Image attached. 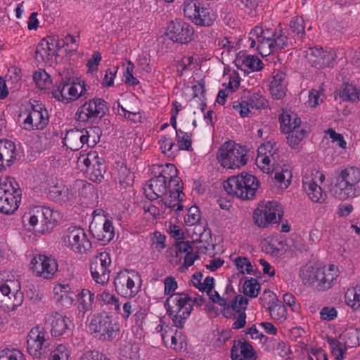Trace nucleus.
I'll use <instances>...</instances> for the list:
<instances>
[{"instance_id": "obj_2", "label": "nucleus", "mask_w": 360, "mask_h": 360, "mask_svg": "<svg viewBox=\"0 0 360 360\" xmlns=\"http://www.w3.org/2000/svg\"><path fill=\"white\" fill-rule=\"evenodd\" d=\"M339 274L338 268L334 264H330L328 268L309 265L300 270V277L304 285L314 287L318 291L330 288Z\"/></svg>"}, {"instance_id": "obj_43", "label": "nucleus", "mask_w": 360, "mask_h": 360, "mask_svg": "<svg viewBox=\"0 0 360 360\" xmlns=\"http://www.w3.org/2000/svg\"><path fill=\"white\" fill-rule=\"evenodd\" d=\"M33 79L40 89H46L51 84L50 75L44 70L35 72Z\"/></svg>"}, {"instance_id": "obj_36", "label": "nucleus", "mask_w": 360, "mask_h": 360, "mask_svg": "<svg viewBox=\"0 0 360 360\" xmlns=\"http://www.w3.org/2000/svg\"><path fill=\"white\" fill-rule=\"evenodd\" d=\"M199 10V15H197L195 23L200 26L212 25L215 20L213 11L210 8L204 7H200Z\"/></svg>"}, {"instance_id": "obj_5", "label": "nucleus", "mask_w": 360, "mask_h": 360, "mask_svg": "<svg viewBox=\"0 0 360 360\" xmlns=\"http://www.w3.org/2000/svg\"><path fill=\"white\" fill-rule=\"evenodd\" d=\"M21 191L16 181L10 176L0 179V212L13 214L21 200Z\"/></svg>"}, {"instance_id": "obj_32", "label": "nucleus", "mask_w": 360, "mask_h": 360, "mask_svg": "<svg viewBox=\"0 0 360 360\" xmlns=\"http://www.w3.org/2000/svg\"><path fill=\"white\" fill-rule=\"evenodd\" d=\"M0 153L4 155L6 165H11L16 156L15 144L10 140H1Z\"/></svg>"}, {"instance_id": "obj_9", "label": "nucleus", "mask_w": 360, "mask_h": 360, "mask_svg": "<svg viewBox=\"0 0 360 360\" xmlns=\"http://www.w3.org/2000/svg\"><path fill=\"white\" fill-rule=\"evenodd\" d=\"M90 329L101 340L112 341L119 334L120 327L112 316L105 313L98 314L91 319Z\"/></svg>"}, {"instance_id": "obj_12", "label": "nucleus", "mask_w": 360, "mask_h": 360, "mask_svg": "<svg viewBox=\"0 0 360 360\" xmlns=\"http://www.w3.org/2000/svg\"><path fill=\"white\" fill-rule=\"evenodd\" d=\"M139 278V274L134 271H119L114 278L116 292L124 297H134L139 289V286L135 285V281Z\"/></svg>"}, {"instance_id": "obj_1", "label": "nucleus", "mask_w": 360, "mask_h": 360, "mask_svg": "<svg viewBox=\"0 0 360 360\" xmlns=\"http://www.w3.org/2000/svg\"><path fill=\"white\" fill-rule=\"evenodd\" d=\"M204 302L205 299L202 297L192 300L186 293H174L166 300L165 307L174 325L182 328L193 310V304L196 303L197 305L201 306Z\"/></svg>"}, {"instance_id": "obj_11", "label": "nucleus", "mask_w": 360, "mask_h": 360, "mask_svg": "<svg viewBox=\"0 0 360 360\" xmlns=\"http://www.w3.org/2000/svg\"><path fill=\"white\" fill-rule=\"evenodd\" d=\"M63 239L65 245L77 253L86 254L92 247L91 241L82 228L70 227L65 231Z\"/></svg>"}, {"instance_id": "obj_17", "label": "nucleus", "mask_w": 360, "mask_h": 360, "mask_svg": "<svg viewBox=\"0 0 360 360\" xmlns=\"http://www.w3.org/2000/svg\"><path fill=\"white\" fill-rule=\"evenodd\" d=\"M32 105V109L23 122L26 130H39L44 129L49 123L48 111L44 105L35 101Z\"/></svg>"}, {"instance_id": "obj_47", "label": "nucleus", "mask_w": 360, "mask_h": 360, "mask_svg": "<svg viewBox=\"0 0 360 360\" xmlns=\"http://www.w3.org/2000/svg\"><path fill=\"white\" fill-rule=\"evenodd\" d=\"M86 132L88 133L89 136H84L85 143L89 147H93L99 141L101 130L98 127H94L89 128V129H86Z\"/></svg>"}, {"instance_id": "obj_53", "label": "nucleus", "mask_w": 360, "mask_h": 360, "mask_svg": "<svg viewBox=\"0 0 360 360\" xmlns=\"http://www.w3.org/2000/svg\"><path fill=\"white\" fill-rule=\"evenodd\" d=\"M69 352L65 346L59 345L53 351L51 352L49 360H68Z\"/></svg>"}, {"instance_id": "obj_26", "label": "nucleus", "mask_w": 360, "mask_h": 360, "mask_svg": "<svg viewBox=\"0 0 360 360\" xmlns=\"http://www.w3.org/2000/svg\"><path fill=\"white\" fill-rule=\"evenodd\" d=\"M285 79L286 75L282 72H278L274 76L273 80L270 83V90L274 98L281 99L285 95L287 89Z\"/></svg>"}, {"instance_id": "obj_48", "label": "nucleus", "mask_w": 360, "mask_h": 360, "mask_svg": "<svg viewBox=\"0 0 360 360\" xmlns=\"http://www.w3.org/2000/svg\"><path fill=\"white\" fill-rule=\"evenodd\" d=\"M306 53V57L309 63H311L312 66L318 68L319 61H321L324 53L323 49L321 48H310Z\"/></svg>"}, {"instance_id": "obj_59", "label": "nucleus", "mask_w": 360, "mask_h": 360, "mask_svg": "<svg viewBox=\"0 0 360 360\" xmlns=\"http://www.w3.org/2000/svg\"><path fill=\"white\" fill-rule=\"evenodd\" d=\"M78 360H110L104 354L97 350H88L84 352Z\"/></svg>"}, {"instance_id": "obj_15", "label": "nucleus", "mask_w": 360, "mask_h": 360, "mask_svg": "<svg viewBox=\"0 0 360 360\" xmlns=\"http://www.w3.org/2000/svg\"><path fill=\"white\" fill-rule=\"evenodd\" d=\"M49 336L44 328L37 326L31 329L27 335V352L34 358H40L46 352L49 345Z\"/></svg>"}, {"instance_id": "obj_16", "label": "nucleus", "mask_w": 360, "mask_h": 360, "mask_svg": "<svg viewBox=\"0 0 360 360\" xmlns=\"http://www.w3.org/2000/svg\"><path fill=\"white\" fill-rule=\"evenodd\" d=\"M0 299L1 302H6L13 309L20 306L24 295L20 291V283L18 281L10 280L1 285Z\"/></svg>"}, {"instance_id": "obj_35", "label": "nucleus", "mask_w": 360, "mask_h": 360, "mask_svg": "<svg viewBox=\"0 0 360 360\" xmlns=\"http://www.w3.org/2000/svg\"><path fill=\"white\" fill-rule=\"evenodd\" d=\"M70 79L68 78H60L57 81L52 91V96L59 101L66 103L67 96H65V91L66 88L68 89L70 86Z\"/></svg>"}, {"instance_id": "obj_56", "label": "nucleus", "mask_w": 360, "mask_h": 360, "mask_svg": "<svg viewBox=\"0 0 360 360\" xmlns=\"http://www.w3.org/2000/svg\"><path fill=\"white\" fill-rule=\"evenodd\" d=\"M134 68V65L131 61L127 62V65L125 68V72L124 73V82L127 84H131L133 86L137 85L139 82V80L134 77L133 70Z\"/></svg>"}, {"instance_id": "obj_29", "label": "nucleus", "mask_w": 360, "mask_h": 360, "mask_svg": "<svg viewBox=\"0 0 360 360\" xmlns=\"http://www.w3.org/2000/svg\"><path fill=\"white\" fill-rule=\"evenodd\" d=\"M169 198H174L175 200L177 201L175 209L176 212H179L182 210L183 205L179 204V202L182 200L181 195H184L183 191V184H181L179 178L176 175L174 176H170L169 180Z\"/></svg>"}, {"instance_id": "obj_24", "label": "nucleus", "mask_w": 360, "mask_h": 360, "mask_svg": "<svg viewBox=\"0 0 360 360\" xmlns=\"http://www.w3.org/2000/svg\"><path fill=\"white\" fill-rule=\"evenodd\" d=\"M85 135L89 136L85 128L70 129L67 131L63 143L71 150H78L86 144L84 141Z\"/></svg>"}, {"instance_id": "obj_44", "label": "nucleus", "mask_w": 360, "mask_h": 360, "mask_svg": "<svg viewBox=\"0 0 360 360\" xmlns=\"http://www.w3.org/2000/svg\"><path fill=\"white\" fill-rule=\"evenodd\" d=\"M176 134L179 149L191 150L192 143L191 136L181 129H176Z\"/></svg>"}, {"instance_id": "obj_57", "label": "nucleus", "mask_w": 360, "mask_h": 360, "mask_svg": "<svg viewBox=\"0 0 360 360\" xmlns=\"http://www.w3.org/2000/svg\"><path fill=\"white\" fill-rule=\"evenodd\" d=\"M245 67L252 71H259L263 68L262 62L258 57L249 55L245 56Z\"/></svg>"}, {"instance_id": "obj_49", "label": "nucleus", "mask_w": 360, "mask_h": 360, "mask_svg": "<svg viewBox=\"0 0 360 360\" xmlns=\"http://www.w3.org/2000/svg\"><path fill=\"white\" fill-rule=\"evenodd\" d=\"M248 304V298L243 295H238L235 297L234 300L229 304L231 309L236 312L240 313L245 311Z\"/></svg>"}, {"instance_id": "obj_61", "label": "nucleus", "mask_w": 360, "mask_h": 360, "mask_svg": "<svg viewBox=\"0 0 360 360\" xmlns=\"http://www.w3.org/2000/svg\"><path fill=\"white\" fill-rule=\"evenodd\" d=\"M193 96L190 101V105L194 107L198 103L199 96L204 97L205 93V85L202 82H198V84L194 85L193 87Z\"/></svg>"}, {"instance_id": "obj_19", "label": "nucleus", "mask_w": 360, "mask_h": 360, "mask_svg": "<svg viewBox=\"0 0 360 360\" xmlns=\"http://www.w3.org/2000/svg\"><path fill=\"white\" fill-rule=\"evenodd\" d=\"M31 268L37 276L50 279L58 270V263L51 255H38L32 259Z\"/></svg>"}, {"instance_id": "obj_31", "label": "nucleus", "mask_w": 360, "mask_h": 360, "mask_svg": "<svg viewBox=\"0 0 360 360\" xmlns=\"http://www.w3.org/2000/svg\"><path fill=\"white\" fill-rule=\"evenodd\" d=\"M344 341V346L353 347L360 345V330L349 328L345 330L339 336Z\"/></svg>"}, {"instance_id": "obj_7", "label": "nucleus", "mask_w": 360, "mask_h": 360, "mask_svg": "<svg viewBox=\"0 0 360 360\" xmlns=\"http://www.w3.org/2000/svg\"><path fill=\"white\" fill-rule=\"evenodd\" d=\"M56 214L49 207H37L29 214H25L22 221L25 223L27 221L33 231L44 234L53 229L56 221Z\"/></svg>"}, {"instance_id": "obj_52", "label": "nucleus", "mask_w": 360, "mask_h": 360, "mask_svg": "<svg viewBox=\"0 0 360 360\" xmlns=\"http://www.w3.org/2000/svg\"><path fill=\"white\" fill-rule=\"evenodd\" d=\"M258 39L257 49L262 56H269L272 51H274L272 39L261 40Z\"/></svg>"}, {"instance_id": "obj_6", "label": "nucleus", "mask_w": 360, "mask_h": 360, "mask_svg": "<svg viewBox=\"0 0 360 360\" xmlns=\"http://www.w3.org/2000/svg\"><path fill=\"white\" fill-rule=\"evenodd\" d=\"M217 158L221 166L229 169L240 168L248 160L246 150L232 141H227L220 147Z\"/></svg>"}, {"instance_id": "obj_14", "label": "nucleus", "mask_w": 360, "mask_h": 360, "mask_svg": "<svg viewBox=\"0 0 360 360\" xmlns=\"http://www.w3.org/2000/svg\"><path fill=\"white\" fill-rule=\"evenodd\" d=\"M111 264L110 255L101 252L95 255L90 263V271L93 279L99 284L104 285L109 281V266Z\"/></svg>"}, {"instance_id": "obj_25", "label": "nucleus", "mask_w": 360, "mask_h": 360, "mask_svg": "<svg viewBox=\"0 0 360 360\" xmlns=\"http://www.w3.org/2000/svg\"><path fill=\"white\" fill-rule=\"evenodd\" d=\"M51 325V334L55 337L68 333L72 326L70 318L59 314H56L53 317Z\"/></svg>"}, {"instance_id": "obj_63", "label": "nucleus", "mask_w": 360, "mask_h": 360, "mask_svg": "<svg viewBox=\"0 0 360 360\" xmlns=\"http://www.w3.org/2000/svg\"><path fill=\"white\" fill-rule=\"evenodd\" d=\"M291 176V172L288 169L283 170L281 172L276 171L274 179L281 185L283 184L285 188H287L290 184L289 179Z\"/></svg>"}, {"instance_id": "obj_54", "label": "nucleus", "mask_w": 360, "mask_h": 360, "mask_svg": "<svg viewBox=\"0 0 360 360\" xmlns=\"http://www.w3.org/2000/svg\"><path fill=\"white\" fill-rule=\"evenodd\" d=\"M0 360H22V354L18 349H5L0 351Z\"/></svg>"}, {"instance_id": "obj_38", "label": "nucleus", "mask_w": 360, "mask_h": 360, "mask_svg": "<svg viewBox=\"0 0 360 360\" xmlns=\"http://www.w3.org/2000/svg\"><path fill=\"white\" fill-rule=\"evenodd\" d=\"M288 134H289L287 136L288 143L291 148L297 149L299 148L300 143L306 136L307 131L305 129L300 128L292 130Z\"/></svg>"}, {"instance_id": "obj_42", "label": "nucleus", "mask_w": 360, "mask_h": 360, "mask_svg": "<svg viewBox=\"0 0 360 360\" xmlns=\"http://www.w3.org/2000/svg\"><path fill=\"white\" fill-rule=\"evenodd\" d=\"M134 174L126 166H120L117 171V180L120 185L124 187L130 186L134 181Z\"/></svg>"}, {"instance_id": "obj_55", "label": "nucleus", "mask_w": 360, "mask_h": 360, "mask_svg": "<svg viewBox=\"0 0 360 360\" xmlns=\"http://www.w3.org/2000/svg\"><path fill=\"white\" fill-rule=\"evenodd\" d=\"M200 210L197 206H192L188 210L187 216L184 218L185 223L192 226L200 219Z\"/></svg>"}, {"instance_id": "obj_22", "label": "nucleus", "mask_w": 360, "mask_h": 360, "mask_svg": "<svg viewBox=\"0 0 360 360\" xmlns=\"http://www.w3.org/2000/svg\"><path fill=\"white\" fill-rule=\"evenodd\" d=\"M231 354L232 360H257L252 346L246 341L235 340Z\"/></svg>"}, {"instance_id": "obj_4", "label": "nucleus", "mask_w": 360, "mask_h": 360, "mask_svg": "<svg viewBox=\"0 0 360 360\" xmlns=\"http://www.w3.org/2000/svg\"><path fill=\"white\" fill-rule=\"evenodd\" d=\"M360 182V169L349 167L336 172L333 195L339 200L356 196V187Z\"/></svg>"}, {"instance_id": "obj_23", "label": "nucleus", "mask_w": 360, "mask_h": 360, "mask_svg": "<svg viewBox=\"0 0 360 360\" xmlns=\"http://www.w3.org/2000/svg\"><path fill=\"white\" fill-rule=\"evenodd\" d=\"M94 238L101 242L102 245L109 243L114 237V227L110 219H105L102 226L93 222L89 226Z\"/></svg>"}, {"instance_id": "obj_20", "label": "nucleus", "mask_w": 360, "mask_h": 360, "mask_svg": "<svg viewBox=\"0 0 360 360\" xmlns=\"http://www.w3.org/2000/svg\"><path fill=\"white\" fill-rule=\"evenodd\" d=\"M83 164L86 167L85 172L90 180L94 182H101L103 179V174L106 172V166L103 158H99L95 153H89L83 159Z\"/></svg>"}, {"instance_id": "obj_21", "label": "nucleus", "mask_w": 360, "mask_h": 360, "mask_svg": "<svg viewBox=\"0 0 360 360\" xmlns=\"http://www.w3.org/2000/svg\"><path fill=\"white\" fill-rule=\"evenodd\" d=\"M47 197L56 202L63 204L71 199L72 195L62 180L51 179L49 181Z\"/></svg>"}, {"instance_id": "obj_39", "label": "nucleus", "mask_w": 360, "mask_h": 360, "mask_svg": "<svg viewBox=\"0 0 360 360\" xmlns=\"http://www.w3.org/2000/svg\"><path fill=\"white\" fill-rule=\"evenodd\" d=\"M243 293L250 297H257L260 290V284L255 278L246 280L243 286Z\"/></svg>"}, {"instance_id": "obj_30", "label": "nucleus", "mask_w": 360, "mask_h": 360, "mask_svg": "<svg viewBox=\"0 0 360 360\" xmlns=\"http://www.w3.org/2000/svg\"><path fill=\"white\" fill-rule=\"evenodd\" d=\"M279 121L283 133H289L300 128L301 120L296 114H282L279 117Z\"/></svg>"}, {"instance_id": "obj_58", "label": "nucleus", "mask_w": 360, "mask_h": 360, "mask_svg": "<svg viewBox=\"0 0 360 360\" xmlns=\"http://www.w3.org/2000/svg\"><path fill=\"white\" fill-rule=\"evenodd\" d=\"M101 300L105 303L108 304H110L114 307L115 310L117 313H120L121 309L119 303V300L113 295L110 294L109 292H103L101 295Z\"/></svg>"}, {"instance_id": "obj_37", "label": "nucleus", "mask_w": 360, "mask_h": 360, "mask_svg": "<svg viewBox=\"0 0 360 360\" xmlns=\"http://www.w3.org/2000/svg\"><path fill=\"white\" fill-rule=\"evenodd\" d=\"M86 93V89L84 82H82V84L80 82L76 83L74 81L72 83L70 82V86L68 89V94L70 96V98H67L66 103L84 96Z\"/></svg>"}, {"instance_id": "obj_46", "label": "nucleus", "mask_w": 360, "mask_h": 360, "mask_svg": "<svg viewBox=\"0 0 360 360\" xmlns=\"http://www.w3.org/2000/svg\"><path fill=\"white\" fill-rule=\"evenodd\" d=\"M290 30L300 38L304 36V22L302 18L296 16L292 18L290 22Z\"/></svg>"}, {"instance_id": "obj_60", "label": "nucleus", "mask_w": 360, "mask_h": 360, "mask_svg": "<svg viewBox=\"0 0 360 360\" xmlns=\"http://www.w3.org/2000/svg\"><path fill=\"white\" fill-rule=\"evenodd\" d=\"M270 157L269 155H258L257 158V166L264 173L270 174L273 172L270 167L271 160Z\"/></svg>"}, {"instance_id": "obj_3", "label": "nucleus", "mask_w": 360, "mask_h": 360, "mask_svg": "<svg viewBox=\"0 0 360 360\" xmlns=\"http://www.w3.org/2000/svg\"><path fill=\"white\" fill-rule=\"evenodd\" d=\"M226 192L243 200H253L259 187V180L253 175L243 172L224 181Z\"/></svg>"}, {"instance_id": "obj_62", "label": "nucleus", "mask_w": 360, "mask_h": 360, "mask_svg": "<svg viewBox=\"0 0 360 360\" xmlns=\"http://www.w3.org/2000/svg\"><path fill=\"white\" fill-rule=\"evenodd\" d=\"M172 343L170 347H172L175 350H179L182 349L183 343L185 341V336L183 335L181 331L176 330L174 335L170 337Z\"/></svg>"}, {"instance_id": "obj_33", "label": "nucleus", "mask_w": 360, "mask_h": 360, "mask_svg": "<svg viewBox=\"0 0 360 360\" xmlns=\"http://www.w3.org/2000/svg\"><path fill=\"white\" fill-rule=\"evenodd\" d=\"M94 300V294L89 290L83 289L78 295V308L84 312L91 309Z\"/></svg>"}, {"instance_id": "obj_40", "label": "nucleus", "mask_w": 360, "mask_h": 360, "mask_svg": "<svg viewBox=\"0 0 360 360\" xmlns=\"http://www.w3.org/2000/svg\"><path fill=\"white\" fill-rule=\"evenodd\" d=\"M345 299L348 305L356 309L360 307V286L348 289L345 293Z\"/></svg>"}, {"instance_id": "obj_8", "label": "nucleus", "mask_w": 360, "mask_h": 360, "mask_svg": "<svg viewBox=\"0 0 360 360\" xmlns=\"http://www.w3.org/2000/svg\"><path fill=\"white\" fill-rule=\"evenodd\" d=\"M109 111L108 103L103 98H94L80 105L75 113L76 121L94 124Z\"/></svg>"}, {"instance_id": "obj_45", "label": "nucleus", "mask_w": 360, "mask_h": 360, "mask_svg": "<svg viewBox=\"0 0 360 360\" xmlns=\"http://www.w3.org/2000/svg\"><path fill=\"white\" fill-rule=\"evenodd\" d=\"M139 347L132 345L125 347L120 353V360H139Z\"/></svg>"}, {"instance_id": "obj_27", "label": "nucleus", "mask_w": 360, "mask_h": 360, "mask_svg": "<svg viewBox=\"0 0 360 360\" xmlns=\"http://www.w3.org/2000/svg\"><path fill=\"white\" fill-rule=\"evenodd\" d=\"M56 41L54 37H50L49 40L42 39L37 45L35 51V59L38 62L50 60L53 57L52 48Z\"/></svg>"}, {"instance_id": "obj_64", "label": "nucleus", "mask_w": 360, "mask_h": 360, "mask_svg": "<svg viewBox=\"0 0 360 360\" xmlns=\"http://www.w3.org/2000/svg\"><path fill=\"white\" fill-rule=\"evenodd\" d=\"M233 108L237 110L241 117H248L250 112V105L249 101H243L241 102H234Z\"/></svg>"}, {"instance_id": "obj_34", "label": "nucleus", "mask_w": 360, "mask_h": 360, "mask_svg": "<svg viewBox=\"0 0 360 360\" xmlns=\"http://www.w3.org/2000/svg\"><path fill=\"white\" fill-rule=\"evenodd\" d=\"M339 95L344 101L354 102L359 99L360 91L352 84L345 83L340 88Z\"/></svg>"}, {"instance_id": "obj_41", "label": "nucleus", "mask_w": 360, "mask_h": 360, "mask_svg": "<svg viewBox=\"0 0 360 360\" xmlns=\"http://www.w3.org/2000/svg\"><path fill=\"white\" fill-rule=\"evenodd\" d=\"M184 6L185 16L195 22L197 15H199L200 3L195 1H186L184 2Z\"/></svg>"}, {"instance_id": "obj_50", "label": "nucleus", "mask_w": 360, "mask_h": 360, "mask_svg": "<svg viewBox=\"0 0 360 360\" xmlns=\"http://www.w3.org/2000/svg\"><path fill=\"white\" fill-rule=\"evenodd\" d=\"M249 104L252 108L257 110L264 109L267 107V100L261 94H253L248 98Z\"/></svg>"}, {"instance_id": "obj_10", "label": "nucleus", "mask_w": 360, "mask_h": 360, "mask_svg": "<svg viewBox=\"0 0 360 360\" xmlns=\"http://www.w3.org/2000/svg\"><path fill=\"white\" fill-rule=\"evenodd\" d=\"M276 216L279 219L282 218L281 206L278 202L269 201L258 205L254 211L253 219L257 226L264 228L271 223H276Z\"/></svg>"}, {"instance_id": "obj_51", "label": "nucleus", "mask_w": 360, "mask_h": 360, "mask_svg": "<svg viewBox=\"0 0 360 360\" xmlns=\"http://www.w3.org/2000/svg\"><path fill=\"white\" fill-rule=\"evenodd\" d=\"M268 310L270 312L271 319L274 320L285 319L286 309L284 305L273 303L268 307Z\"/></svg>"}, {"instance_id": "obj_28", "label": "nucleus", "mask_w": 360, "mask_h": 360, "mask_svg": "<svg viewBox=\"0 0 360 360\" xmlns=\"http://www.w3.org/2000/svg\"><path fill=\"white\" fill-rule=\"evenodd\" d=\"M302 182L305 191L313 202H321L324 199L321 188L312 178L304 176Z\"/></svg>"}, {"instance_id": "obj_18", "label": "nucleus", "mask_w": 360, "mask_h": 360, "mask_svg": "<svg viewBox=\"0 0 360 360\" xmlns=\"http://www.w3.org/2000/svg\"><path fill=\"white\" fill-rule=\"evenodd\" d=\"M167 34L174 42L186 44L193 40L194 29L187 22L175 20L168 25Z\"/></svg>"}, {"instance_id": "obj_13", "label": "nucleus", "mask_w": 360, "mask_h": 360, "mask_svg": "<svg viewBox=\"0 0 360 360\" xmlns=\"http://www.w3.org/2000/svg\"><path fill=\"white\" fill-rule=\"evenodd\" d=\"M171 168L174 169V175L167 174L166 171L161 170L158 172V174L155 177L150 179L144 187V193L146 198L150 200H155L159 198L162 197L166 194L167 185V179L176 175L177 169L173 165H170Z\"/></svg>"}]
</instances>
